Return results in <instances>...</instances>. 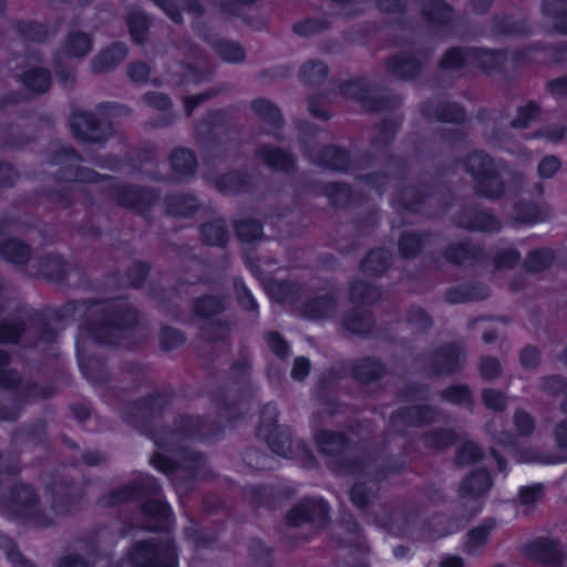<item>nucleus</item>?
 Masks as SVG:
<instances>
[{
    "label": "nucleus",
    "mask_w": 567,
    "mask_h": 567,
    "mask_svg": "<svg viewBox=\"0 0 567 567\" xmlns=\"http://www.w3.org/2000/svg\"><path fill=\"white\" fill-rule=\"evenodd\" d=\"M164 206L166 215L174 218H193L202 208L198 197L185 192L166 195Z\"/></svg>",
    "instance_id": "e433bc0d"
},
{
    "label": "nucleus",
    "mask_w": 567,
    "mask_h": 567,
    "mask_svg": "<svg viewBox=\"0 0 567 567\" xmlns=\"http://www.w3.org/2000/svg\"><path fill=\"white\" fill-rule=\"evenodd\" d=\"M392 265V254L384 247H374L363 256L359 268L367 277L380 278L391 269Z\"/></svg>",
    "instance_id": "79ce46f5"
},
{
    "label": "nucleus",
    "mask_w": 567,
    "mask_h": 567,
    "mask_svg": "<svg viewBox=\"0 0 567 567\" xmlns=\"http://www.w3.org/2000/svg\"><path fill=\"white\" fill-rule=\"evenodd\" d=\"M384 65L390 75L402 82L416 80L422 75L425 68L422 60L409 52H398L389 55Z\"/></svg>",
    "instance_id": "c85d7f7f"
},
{
    "label": "nucleus",
    "mask_w": 567,
    "mask_h": 567,
    "mask_svg": "<svg viewBox=\"0 0 567 567\" xmlns=\"http://www.w3.org/2000/svg\"><path fill=\"white\" fill-rule=\"evenodd\" d=\"M402 125V118H382L380 122L373 125V130L375 131V135L371 138V146L378 152L381 153L390 148L395 141L400 128Z\"/></svg>",
    "instance_id": "4d7b16f0"
},
{
    "label": "nucleus",
    "mask_w": 567,
    "mask_h": 567,
    "mask_svg": "<svg viewBox=\"0 0 567 567\" xmlns=\"http://www.w3.org/2000/svg\"><path fill=\"white\" fill-rule=\"evenodd\" d=\"M17 81L32 96H40L50 91L52 73L44 66H29L17 75Z\"/></svg>",
    "instance_id": "4c0bfd02"
},
{
    "label": "nucleus",
    "mask_w": 567,
    "mask_h": 567,
    "mask_svg": "<svg viewBox=\"0 0 567 567\" xmlns=\"http://www.w3.org/2000/svg\"><path fill=\"white\" fill-rule=\"evenodd\" d=\"M303 156L316 167L340 174H349L355 166L350 150L334 143L305 147Z\"/></svg>",
    "instance_id": "2eb2a0df"
},
{
    "label": "nucleus",
    "mask_w": 567,
    "mask_h": 567,
    "mask_svg": "<svg viewBox=\"0 0 567 567\" xmlns=\"http://www.w3.org/2000/svg\"><path fill=\"white\" fill-rule=\"evenodd\" d=\"M473 183L474 193L477 197L497 200L506 194V183L496 166L477 177Z\"/></svg>",
    "instance_id": "a19ab883"
},
{
    "label": "nucleus",
    "mask_w": 567,
    "mask_h": 567,
    "mask_svg": "<svg viewBox=\"0 0 567 567\" xmlns=\"http://www.w3.org/2000/svg\"><path fill=\"white\" fill-rule=\"evenodd\" d=\"M256 435L278 456L300 460L307 467H315L318 464L309 444L302 439L295 442L291 427L278 423L277 406L272 402L264 405Z\"/></svg>",
    "instance_id": "39448f33"
},
{
    "label": "nucleus",
    "mask_w": 567,
    "mask_h": 567,
    "mask_svg": "<svg viewBox=\"0 0 567 567\" xmlns=\"http://www.w3.org/2000/svg\"><path fill=\"white\" fill-rule=\"evenodd\" d=\"M233 122L230 107L209 110L206 115L195 124L197 141L213 150L219 144V140L216 136L215 131L219 128L230 131Z\"/></svg>",
    "instance_id": "5701e85b"
},
{
    "label": "nucleus",
    "mask_w": 567,
    "mask_h": 567,
    "mask_svg": "<svg viewBox=\"0 0 567 567\" xmlns=\"http://www.w3.org/2000/svg\"><path fill=\"white\" fill-rule=\"evenodd\" d=\"M142 516L148 522L145 530L156 534H171L175 525L174 511L166 499L152 496L140 506Z\"/></svg>",
    "instance_id": "4be33fe9"
},
{
    "label": "nucleus",
    "mask_w": 567,
    "mask_h": 567,
    "mask_svg": "<svg viewBox=\"0 0 567 567\" xmlns=\"http://www.w3.org/2000/svg\"><path fill=\"white\" fill-rule=\"evenodd\" d=\"M174 23L184 22L183 11L195 17H203L205 8L198 0H152Z\"/></svg>",
    "instance_id": "49530a36"
},
{
    "label": "nucleus",
    "mask_w": 567,
    "mask_h": 567,
    "mask_svg": "<svg viewBox=\"0 0 567 567\" xmlns=\"http://www.w3.org/2000/svg\"><path fill=\"white\" fill-rule=\"evenodd\" d=\"M491 32L495 38H528L533 34V27L526 18L496 13L491 17Z\"/></svg>",
    "instance_id": "72a5a7b5"
},
{
    "label": "nucleus",
    "mask_w": 567,
    "mask_h": 567,
    "mask_svg": "<svg viewBox=\"0 0 567 567\" xmlns=\"http://www.w3.org/2000/svg\"><path fill=\"white\" fill-rule=\"evenodd\" d=\"M125 23L132 42L140 47L146 44L153 24L152 17L142 9H134L126 13Z\"/></svg>",
    "instance_id": "5fc2aeb1"
},
{
    "label": "nucleus",
    "mask_w": 567,
    "mask_h": 567,
    "mask_svg": "<svg viewBox=\"0 0 567 567\" xmlns=\"http://www.w3.org/2000/svg\"><path fill=\"white\" fill-rule=\"evenodd\" d=\"M14 30L24 41L32 43H44L55 33L48 23L32 19L18 20Z\"/></svg>",
    "instance_id": "052dcab7"
},
{
    "label": "nucleus",
    "mask_w": 567,
    "mask_h": 567,
    "mask_svg": "<svg viewBox=\"0 0 567 567\" xmlns=\"http://www.w3.org/2000/svg\"><path fill=\"white\" fill-rule=\"evenodd\" d=\"M292 491L271 484H248L243 486V498L254 508H276L278 502L288 498Z\"/></svg>",
    "instance_id": "bb28decb"
},
{
    "label": "nucleus",
    "mask_w": 567,
    "mask_h": 567,
    "mask_svg": "<svg viewBox=\"0 0 567 567\" xmlns=\"http://www.w3.org/2000/svg\"><path fill=\"white\" fill-rule=\"evenodd\" d=\"M382 299V290L379 286L363 279H353L349 284V301L353 306L365 308L378 305Z\"/></svg>",
    "instance_id": "3c124183"
},
{
    "label": "nucleus",
    "mask_w": 567,
    "mask_h": 567,
    "mask_svg": "<svg viewBox=\"0 0 567 567\" xmlns=\"http://www.w3.org/2000/svg\"><path fill=\"white\" fill-rule=\"evenodd\" d=\"M205 181L224 196L252 194L256 189L254 175L241 168H230L224 173L205 175Z\"/></svg>",
    "instance_id": "a211bd4d"
},
{
    "label": "nucleus",
    "mask_w": 567,
    "mask_h": 567,
    "mask_svg": "<svg viewBox=\"0 0 567 567\" xmlns=\"http://www.w3.org/2000/svg\"><path fill=\"white\" fill-rule=\"evenodd\" d=\"M250 110L267 126L280 132L285 126L281 110L269 99L257 97L250 101Z\"/></svg>",
    "instance_id": "6e6d98bb"
},
{
    "label": "nucleus",
    "mask_w": 567,
    "mask_h": 567,
    "mask_svg": "<svg viewBox=\"0 0 567 567\" xmlns=\"http://www.w3.org/2000/svg\"><path fill=\"white\" fill-rule=\"evenodd\" d=\"M451 223L454 227L470 233L497 234L503 229L496 214L477 204L460 207L453 214Z\"/></svg>",
    "instance_id": "dca6fc26"
},
{
    "label": "nucleus",
    "mask_w": 567,
    "mask_h": 567,
    "mask_svg": "<svg viewBox=\"0 0 567 567\" xmlns=\"http://www.w3.org/2000/svg\"><path fill=\"white\" fill-rule=\"evenodd\" d=\"M192 309L200 319H213L226 310V299L223 296L205 293L193 300Z\"/></svg>",
    "instance_id": "e2e57ef3"
},
{
    "label": "nucleus",
    "mask_w": 567,
    "mask_h": 567,
    "mask_svg": "<svg viewBox=\"0 0 567 567\" xmlns=\"http://www.w3.org/2000/svg\"><path fill=\"white\" fill-rule=\"evenodd\" d=\"M198 235L202 244L207 247L225 248L229 243V230L224 216L202 223Z\"/></svg>",
    "instance_id": "a18cd8bd"
},
{
    "label": "nucleus",
    "mask_w": 567,
    "mask_h": 567,
    "mask_svg": "<svg viewBox=\"0 0 567 567\" xmlns=\"http://www.w3.org/2000/svg\"><path fill=\"white\" fill-rule=\"evenodd\" d=\"M132 503H143L152 496L162 494L163 488L159 481L153 475H144L134 478L125 484Z\"/></svg>",
    "instance_id": "bf43d9fd"
},
{
    "label": "nucleus",
    "mask_w": 567,
    "mask_h": 567,
    "mask_svg": "<svg viewBox=\"0 0 567 567\" xmlns=\"http://www.w3.org/2000/svg\"><path fill=\"white\" fill-rule=\"evenodd\" d=\"M32 247L18 237H9L0 241V257L14 266H25L32 258Z\"/></svg>",
    "instance_id": "864d4df0"
},
{
    "label": "nucleus",
    "mask_w": 567,
    "mask_h": 567,
    "mask_svg": "<svg viewBox=\"0 0 567 567\" xmlns=\"http://www.w3.org/2000/svg\"><path fill=\"white\" fill-rule=\"evenodd\" d=\"M123 297L72 299L61 306H47L21 318L0 320V344H19L28 328L34 332V343L53 346L59 342L66 322L83 309L87 312L80 328L97 346L134 351L138 341L133 332L142 321L141 310L124 302Z\"/></svg>",
    "instance_id": "f257e3e1"
},
{
    "label": "nucleus",
    "mask_w": 567,
    "mask_h": 567,
    "mask_svg": "<svg viewBox=\"0 0 567 567\" xmlns=\"http://www.w3.org/2000/svg\"><path fill=\"white\" fill-rule=\"evenodd\" d=\"M131 567H179V549L173 537H148L132 543L126 551Z\"/></svg>",
    "instance_id": "0eeeda50"
},
{
    "label": "nucleus",
    "mask_w": 567,
    "mask_h": 567,
    "mask_svg": "<svg viewBox=\"0 0 567 567\" xmlns=\"http://www.w3.org/2000/svg\"><path fill=\"white\" fill-rule=\"evenodd\" d=\"M313 443L320 455L327 457L328 470L337 476H364L370 461L365 457L347 456L352 446L343 432L321 429L313 433Z\"/></svg>",
    "instance_id": "423d86ee"
},
{
    "label": "nucleus",
    "mask_w": 567,
    "mask_h": 567,
    "mask_svg": "<svg viewBox=\"0 0 567 567\" xmlns=\"http://www.w3.org/2000/svg\"><path fill=\"white\" fill-rule=\"evenodd\" d=\"M508 48L484 45H453L447 48L437 62L443 72H458L468 64L477 68L484 75H499L509 84H515V71L508 70Z\"/></svg>",
    "instance_id": "20e7f679"
},
{
    "label": "nucleus",
    "mask_w": 567,
    "mask_h": 567,
    "mask_svg": "<svg viewBox=\"0 0 567 567\" xmlns=\"http://www.w3.org/2000/svg\"><path fill=\"white\" fill-rule=\"evenodd\" d=\"M339 326L348 336L369 339L377 327V318L371 309L352 306L343 311Z\"/></svg>",
    "instance_id": "a878e982"
},
{
    "label": "nucleus",
    "mask_w": 567,
    "mask_h": 567,
    "mask_svg": "<svg viewBox=\"0 0 567 567\" xmlns=\"http://www.w3.org/2000/svg\"><path fill=\"white\" fill-rule=\"evenodd\" d=\"M442 255L446 261L454 266H462L466 260L485 261L488 259L484 246L473 244L470 239L447 245Z\"/></svg>",
    "instance_id": "c9c22d12"
},
{
    "label": "nucleus",
    "mask_w": 567,
    "mask_h": 567,
    "mask_svg": "<svg viewBox=\"0 0 567 567\" xmlns=\"http://www.w3.org/2000/svg\"><path fill=\"white\" fill-rule=\"evenodd\" d=\"M128 54L124 42H113L102 49L92 60L91 69L94 73H104L115 69Z\"/></svg>",
    "instance_id": "de8ad7c7"
},
{
    "label": "nucleus",
    "mask_w": 567,
    "mask_h": 567,
    "mask_svg": "<svg viewBox=\"0 0 567 567\" xmlns=\"http://www.w3.org/2000/svg\"><path fill=\"white\" fill-rule=\"evenodd\" d=\"M494 484L493 475L486 467L473 470L464 476L458 486V496L462 499L476 501L487 496Z\"/></svg>",
    "instance_id": "473e14b6"
},
{
    "label": "nucleus",
    "mask_w": 567,
    "mask_h": 567,
    "mask_svg": "<svg viewBox=\"0 0 567 567\" xmlns=\"http://www.w3.org/2000/svg\"><path fill=\"white\" fill-rule=\"evenodd\" d=\"M141 100L148 107L164 113L158 117V121L155 124L156 126L166 127L173 123V102L167 94L156 91H147L142 95Z\"/></svg>",
    "instance_id": "0e129e2a"
},
{
    "label": "nucleus",
    "mask_w": 567,
    "mask_h": 567,
    "mask_svg": "<svg viewBox=\"0 0 567 567\" xmlns=\"http://www.w3.org/2000/svg\"><path fill=\"white\" fill-rule=\"evenodd\" d=\"M176 399V391L168 385L156 389L123 404L121 420L141 435L150 439L162 452H177L182 445L176 436L204 440L206 421L202 415L179 414L173 426L163 423L164 415Z\"/></svg>",
    "instance_id": "f03ea898"
},
{
    "label": "nucleus",
    "mask_w": 567,
    "mask_h": 567,
    "mask_svg": "<svg viewBox=\"0 0 567 567\" xmlns=\"http://www.w3.org/2000/svg\"><path fill=\"white\" fill-rule=\"evenodd\" d=\"M212 404L227 419L229 425L243 417L239 404L230 400L225 386H218L209 396Z\"/></svg>",
    "instance_id": "774afa93"
},
{
    "label": "nucleus",
    "mask_w": 567,
    "mask_h": 567,
    "mask_svg": "<svg viewBox=\"0 0 567 567\" xmlns=\"http://www.w3.org/2000/svg\"><path fill=\"white\" fill-rule=\"evenodd\" d=\"M221 532V525L202 526L195 523L184 528V537L197 549H207L218 543Z\"/></svg>",
    "instance_id": "13d9d810"
},
{
    "label": "nucleus",
    "mask_w": 567,
    "mask_h": 567,
    "mask_svg": "<svg viewBox=\"0 0 567 567\" xmlns=\"http://www.w3.org/2000/svg\"><path fill=\"white\" fill-rule=\"evenodd\" d=\"M522 554L528 560L550 567H560L567 558L561 543L546 536L536 537L524 544Z\"/></svg>",
    "instance_id": "412c9836"
},
{
    "label": "nucleus",
    "mask_w": 567,
    "mask_h": 567,
    "mask_svg": "<svg viewBox=\"0 0 567 567\" xmlns=\"http://www.w3.org/2000/svg\"><path fill=\"white\" fill-rule=\"evenodd\" d=\"M330 504L322 496H306L286 513L285 523L292 528L312 524L322 530L330 523Z\"/></svg>",
    "instance_id": "ddd939ff"
},
{
    "label": "nucleus",
    "mask_w": 567,
    "mask_h": 567,
    "mask_svg": "<svg viewBox=\"0 0 567 567\" xmlns=\"http://www.w3.org/2000/svg\"><path fill=\"white\" fill-rule=\"evenodd\" d=\"M512 218L517 224L534 226L544 220L543 209L534 200L519 199L512 206Z\"/></svg>",
    "instance_id": "338daca9"
},
{
    "label": "nucleus",
    "mask_w": 567,
    "mask_h": 567,
    "mask_svg": "<svg viewBox=\"0 0 567 567\" xmlns=\"http://www.w3.org/2000/svg\"><path fill=\"white\" fill-rule=\"evenodd\" d=\"M351 378L360 384L369 385L388 374L386 364L378 357L365 355L349 362Z\"/></svg>",
    "instance_id": "7c9ffc66"
},
{
    "label": "nucleus",
    "mask_w": 567,
    "mask_h": 567,
    "mask_svg": "<svg viewBox=\"0 0 567 567\" xmlns=\"http://www.w3.org/2000/svg\"><path fill=\"white\" fill-rule=\"evenodd\" d=\"M7 503L10 514L16 519L41 528L54 525V519L40 506V497L29 483H13L9 489Z\"/></svg>",
    "instance_id": "9d476101"
},
{
    "label": "nucleus",
    "mask_w": 567,
    "mask_h": 567,
    "mask_svg": "<svg viewBox=\"0 0 567 567\" xmlns=\"http://www.w3.org/2000/svg\"><path fill=\"white\" fill-rule=\"evenodd\" d=\"M491 295L487 285L482 282H464L450 287L444 292V300L450 305H462L470 301H483Z\"/></svg>",
    "instance_id": "ea45409f"
},
{
    "label": "nucleus",
    "mask_w": 567,
    "mask_h": 567,
    "mask_svg": "<svg viewBox=\"0 0 567 567\" xmlns=\"http://www.w3.org/2000/svg\"><path fill=\"white\" fill-rule=\"evenodd\" d=\"M78 363L83 378L93 388H102V401L121 415L123 404L130 400H125V388L110 384L112 374L106 361L95 355L84 357L79 353Z\"/></svg>",
    "instance_id": "1a4fd4ad"
},
{
    "label": "nucleus",
    "mask_w": 567,
    "mask_h": 567,
    "mask_svg": "<svg viewBox=\"0 0 567 567\" xmlns=\"http://www.w3.org/2000/svg\"><path fill=\"white\" fill-rule=\"evenodd\" d=\"M567 60V42L556 44L545 41H533L520 48L508 49V70L515 71V83L519 70L530 65H559Z\"/></svg>",
    "instance_id": "6e6552de"
},
{
    "label": "nucleus",
    "mask_w": 567,
    "mask_h": 567,
    "mask_svg": "<svg viewBox=\"0 0 567 567\" xmlns=\"http://www.w3.org/2000/svg\"><path fill=\"white\" fill-rule=\"evenodd\" d=\"M338 94L361 105L369 114L391 111L398 103L390 95H373L372 87L365 78H354L342 81L337 86Z\"/></svg>",
    "instance_id": "f8f14e48"
},
{
    "label": "nucleus",
    "mask_w": 567,
    "mask_h": 567,
    "mask_svg": "<svg viewBox=\"0 0 567 567\" xmlns=\"http://www.w3.org/2000/svg\"><path fill=\"white\" fill-rule=\"evenodd\" d=\"M13 437H21L23 441L38 447H48L49 433L47 421L43 417H39L30 423L24 424L13 434Z\"/></svg>",
    "instance_id": "69168bd1"
},
{
    "label": "nucleus",
    "mask_w": 567,
    "mask_h": 567,
    "mask_svg": "<svg viewBox=\"0 0 567 567\" xmlns=\"http://www.w3.org/2000/svg\"><path fill=\"white\" fill-rule=\"evenodd\" d=\"M432 237L433 233L431 230L402 231L396 244L399 255L406 260L419 257Z\"/></svg>",
    "instance_id": "09e8293b"
},
{
    "label": "nucleus",
    "mask_w": 567,
    "mask_h": 567,
    "mask_svg": "<svg viewBox=\"0 0 567 567\" xmlns=\"http://www.w3.org/2000/svg\"><path fill=\"white\" fill-rule=\"evenodd\" d=\"M168 164L178 179H188L196 175L198 161L195 152L185 146L174 147L168 155Z\"/></svg>",
    "instance_id": "37998d69"
},
{
    "label": "nucleus",
    "mask_w": 567,
    "mask_h": 567,
    "mask_svg": "<svg viewBox=\"0 0 567 567\" xmlns=\"http://www.w3.org/2000/svg\"><path fill=\"white\" fill-rule=\"evenodd\" d=\"M192 28L202 40L212 45L221 60L235 64L245 61L246 51L240 43L226 39H215L213 30L206 22L194 21Z\"/></svg>",
    "instance_id": "393cba45"
},
{
    "label": "nucleus",
    "mask_w": 567,
    "mask_h": 567,
    "mask_svg": "<svg viewBox=\"0 0 567 567\" xmlns=\"http://www.w3.org/2000/svg\"><path fill=\"white\" fill-rule=\"evenodd\" d=\"M11 355L7 350L0 349V388L17 392V401L22 405L37 400H49L56 394V386L52 383L39 384L35 381L23 382L19 371L10 368Z\"/></svg>",
    "instance_id": "9b49d317"
},
{
    "label": "nucleus",
    "mask_w": 567,
    "mask_h": 567,
    "mask_svg": "<svg viewBox=\"0 0 567 567\" xmlns=\"http://www.w3.org/2000/svg\"><path fill=\"white\" fill-rule=\"evenodd\" d=\"M426 368L433 377H451L462 372L467 353L460 342H444L425 355Z\"/></svg>",
    "instance_id": "4468645a"
},
{
    "label": "nucleus",
    "mask_w": 567,
    "mask_h": 567,
    "mask_svg": "<svg viewBox=\"0 0 567 567\" xmlns=\"http://www.w3.org/2000/svg\"><path fill=\"white\" fill-rule=\"evenodd\" d=\"M338 309V298L333 293H324L303 300L299 306L300 316L311 321L328 320Z\"/></svg>",
    "instance_id": "f704fd0d"
},
{
    "label": "nucleus",
    "mask_w": 567,
    "mask_h": 567,
    "mask_svg": "<svg viewBox=\"0 0 567 567\" xmlns=\"http://www.w3.org/2000/svg\"><path fill=\"white\" fill-rule=\"evenodd\" d=\"M52 178L56 183L79 182L83 184H97L110 181L112 183L104 188L105 195L118 207L132 210L138 215H145L151 212L161 198L157 188L117 182L112 175L101 174L82 165H63L52 175Z\"/></svg>",
    "instance_id": "7ed1b4c3"
},
{
    "label": "nucleus",
    "mask_w": 567,
    "mask_h": 567,
    "mask_svg": "<svg viewBox=\"0 0 567 567\" xmlns=\"http://www.w3.org/2000/svg\"><path fill=\"white\" fill-rule=\"evenodd\" d=\"M435 194L434 187L427 182L409 184L398 195V205L401 210L416 215Z\"/></svg>",
    "instance_id": "2f4dec72"
},
{
    "label": "nucleus",
    "mask_w": 567,
    "mask_h": 567,
    "mask_svg": "<svg viewBox=\"0 0 567 567\" xmlns=\"http://www.w3.org/2000/svg\"><path fill=\"white\" fill-rule=\"evenodd\" d=\"M423 20L436 29H446L453 25L455 9L445 0H427L421 8Z\"/></svg>",
    "instance_id": "58836bf2"
},
{
    "label": "nucleus",
    "mask_w": 567,
    "mask_h": 567,
    "mask_svg": "<svg viewBox=\"0 0 567 567\" xmlns=\"http://www.w3.org/2000/svg\"><path fill=\"white\" fill-rule=\"evenodd\" d=\"M255 155L274 172L288 175L297 171V158L290 150L272 144H261L255 150Z\"/></svg>",
    "instance_id": "c756f323"
},
{
    "label": "nucleus",
    "mask_w": 567,
    "mask_h": 567,
    "mask_svg": "<svg viewBox=\"0 0 567 567\" xmlns=\"http://www.w3.org/2000/svg\"><path fill=\"white\" fill-rule=\"evenodd\" d=\"M69 125L73 137L81 143H105L113 134L111 123L89 111H73Z\"/></svg>",
    "instance_id": "f3484780"
},
{
    "label": "nucleus",
    "mask_w": 567,
    "mask_h": 567,
    "mask_svg": "<svg viewBox=\"0 0 567 567\" xmlns=\"http://www.w3.org/2000/svg\"><path fill=\"white\" fill-rule=\"evenodd\" d=\"M421 115L427 121H437L441 123H451L461 125L466 122L465 107L453 101L426 100L420 105Z\"/></svg>",
    "instance_id": "cd10ccee"
},
{
    "label": "nucleus",
    "mask_w": 567,
    "mask_h": 567,
    "mask_svg": "<svg viewBox=\"0 0 567 567\" xmlns=\"http://www.w3.org/2000/svg\"><path fill=\"white\" fill-rule=\"evenodd\" d=\"M421 440L427 450L442 452L457 444L461 435L452 427H436L424 432Z\"/></svg>",
    "instance_id": "680f3d73"
},
{
    "label": "nucleus",
    "mask_w": 567,
    "mask_h": 567,
    "mask_svg": "<svg viewBox=\"0 0 567 567\" xmlns=\"http://www.w3.org/2000/svg\"><path fill=\"white\" fill-rule=\"evenodd\" d=\"M497 525L495 517H485L477 526L467 530L464 536V551L470 556L481 555Z\"/></svg>",
    "instance_id": "c03bdc74"
},
{
    "label": "nucleus",
    "mask_w": 567,
    "mask_h": 567,
    "mask_svg": "<svg viewBox=\"0 0 567 567\" xmlns=\"http://www.w3.org/2000/svg\"><path fill=\"white\" fill-rule=\"evenodd\" d=\"M50 507L56 517H69L81 505L84 492L73 480H60L47 488Z\"/></svg>",
    "instance_id": "aec40b11"
},
{
    "label": "nucleus",
    "mask_w": 567,
    "mask_h": 567,
    "mask_svg": "<svg viewBox=\"0 0 567 567\" xmlns=\"http://www.w3.org/2000/svg\"><path fill=\"white\" fill-rule=\"evenodd\" d=\"M302 187L305 190L317 196H324L330 206L334 208H348L352 203L362 199V195L355 193L352 186L347 182L307 179L302 182Z\"/></svg>",
    "instance_id": "6ab92c4d"
},
{
    "label": "nucleus",
    "mask_w": 567,
    "mask_h": 567,
    "mask_svg": "<svg viewBox=\"0 0 567 567\" xmlns=\"http://www.w3.org/2000/svg\"><path fill=\"white\" fill-rule=\"evenodd\" d=\"M439 410L427 403L402 405L394 410L389 417L392 426L399 424L405 427H424L436 422Z\"/></svg>",
    "instance_id": "b1692460"
},
{
    "label": "nucleus",
    "mask_w": 567,
    "mask_h": 567,
    "mask_svg": "<svg viewBox=\"0 0 567 567\" xmlns=\"http://www.w3.org/2000/svg\"><path fill=\"white\" fill-rule=\"evenodd\" d=\"M380 478L374 475L364 481L353 483L349 491L350 502L360 511L369 508L378 498L380 491Z\"/></svg>",
    "instance_id": "8fccbe9b"
},
{
    "label": "nucleus",
    "mask_w": 567,
    "mask_h": 567,
    "mask_svg": "<svg viewBox=\"0 0 567 567\" xmlns=\"http://www.w3.org/2000/svg\"><path fill=\"white\" fill-rule=\"evenodd\" d=\"M38 269L41 277L55 284H62L69 275L70 264L60 254H45L38 259Z\"/></svg>",
    "instance_id": "603ef678"
}]
</instances>
